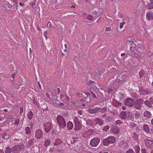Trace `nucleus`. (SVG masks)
<instances>
[{
  "label": "nucleus",
  "mask_w": 153,
  "mask_h": 153,
  "mask_svg": "<svg viewBox=\"0 0 153 153\" xmlns=\"http://www.w3.org/2000/svg\"><path fill=\"white\" fill-rule=\"evenodd\" d=\"M10 137L9 135L7 134L6 133H4L2 135V138L5 139H7L8 138Z\"/></svg>",
  "instance_id": "cd10ccee"
},
{
  "label": "nucleus",
  "mask_w": 153,
  "mask_h": 153,
  "mask_svg": "<svg viewBox=\"0 0 153 153\" xmlns=\"http://www.w3.org/2000/svg\"><path fill=\"white\" fill-rule=\"evenodd\" d=\"M62 143V140L59 138L57 139L54 143L55 146H58L60 144Z\"/></svg>",
  "instance_id": "a211bd4d"
},
{
  "label": "nucleus",
  "mask_w": 153,
  "mask_h": 153,
  "mask_svg": "<svg viewBox=\"0 0 153 153\" xmlns=\"http://www.w3.org/2000/svg\"><path fill=\"white\" fill-rule=\"evenodd\" d=\"M61 100H63V99H62V98L64 99H65L67 100H69V97H68L67 96V94H64L62 95L61 97Z\"/></svg>",
  "instance_id": "393cba45"
},
{
  "label": "nucleus",
  "mask_w": 153,
  "mask_h": 153,
  "mask_svg": "<svg viewBox=\"0 0 153 153\" xmlns=\"http://www.w3.org/2000/svg\"><path fill=\"white\" fill-rule=\"evenodd\" d=\"M146 7L148 9H151L153 8V3H148L146 6Z\"/></svg>",
  "instance_id": "a878e982"
},
{
  "label": "nucleus",
  "mask_w": 153,
  "mask_h": 153,
  "mask_svg": "<svg viewBox=\"0 0 153 153\" xmlns=\"http://www.w3.org/2000/svg\"><path fill=\"white\" fill-rule=\"evenodd\" d=\"M140 92L141 95H146L149 93V92L147 90L143 89H140Z\"/></svg>",
  "instance_id": "ddd939ff"
},
{
  "label": "nucleus",
  "mask_w": 153,
  "mask_h": 153,
  "mask_svg": "<svg viewBox=\"0 0 153 153\" xmlns=\"http://www.w3.org/2000/svg\"><path fill=\"white\" fill-rule=\"evenodd\" d=\"M120 117L123 119L125 120L127 118L126 114L125 113H123L121 114L120 115Z\"/></svg>",
  "instance_id": "bb28decb"
},
{
  "label": "nucleus",
  "mask_w": 153,
  "mask_h": 153,
  "mask_svg": "<svg viewBox=\"0 0 153 153\" xmlns=\"http://www.w3.org/2000/svg\"><path fill=\"white\" fill-rule=\"evenodd\" d=\"M144 141L147 147L151 149L153 148V140L146 138L145 139Z\"/></svg>",
  "instance_id": "0eeeda50"
},
{
  "label": "nucleus",
  "mask_w": 153,
  "mask_h": 153,
  "mask_svg": "<svg viewBox=\"0 0 153 153\" xmlns=\"http://www.w3.org/2000/svg\"><path fill=\"white\" fill-rule=\"evenodd\" d=\"M126 153H134L132 149H130L126 152Z\"/></svg>",
  "instance_id": "72a5a7b5"
},
{
  "label": "nucleus",
  "mask_w": 153,
  "mask_h": 153,
  "mask_svg": "<svg viewBox=\"0 0 153 153\" xmlns=\"http://www.w3.org/2000/svg\"><path fill=\"white\" fill-rule=\"evenodd\" d=\"M128 143L125 141H123L120 142L119 145L122 148H125L128 146Z\"/></svg>",
  "instance_id": "f8f14e48"
},
{
  "label": "nucleus",
  "mask_w": 153,
  "mask_h": 153,
  "mask_svg": "<svg viewBox=\"0 0 153 153\" xmlns=\"http://www.w3.org/2000/svg\"><path fill=\"white\" fill-rule=\"evenodd\" d=\"M144 116L146 117L149 118L151 117L152 115L150 112L146 111L144 113Z\"/></svg>",
  "instance_id": "6ab92c4d"
},
{
  "label": "nucleus",
  "mask_w": 153,
  "mask_h": 153,
  "mask_svg": "<svg viewBox=\"0 0 153 153\" xmlns=\"http://www.w3.org/2000/svg\"><path fill=\"white\" fill-rule=\"evenodd\" d=\"M39 87L40 88V89L41 88V85L39 83ZM42 91V89H40Z\"/></svg>",
  "instance_id": "680f3d73"
},
{
  "label": "nucleus",
  "mask_w": 153,
  "mask_h": 153,
  "mask_svg": "<svg viewBox=\"0 0 153 153\" xmlns=\"http://www.w3.org/2000/svg\"><path fill=\"white\" fill-rule=\"evenodd\" d=\"M95 122L96 123L98 124L100 126L103 124V121L100 119H96L95 120Z\"/></svg>",
  "instance_id": "f3484780"
},
{
  "label": "nucleus",
  "mask_w": 153,
  "mask_h": 153,
  "mask_svg": "<svg viewBox=\"0 0 153 153\" xmlns=\"http://www.w3.org/2000/svg\"><path fill=\"white\" fill-rule=\"evenodd\" d=\"M151 153H153V149L151 151Z\"/></svg>",
  "instance_id": "774afa93"
},
{
  "label": "nucleus",
  "mask_w": 153,
  "mask_h": 153,
  "mask_svg": "<svg viewBox=\"0 0 153 153\" xmlns=\"http://www.w3.org/2000/svg\"><path fill=\"white\" fill-rule=\"evenodd\" d=\"M35 137L38 139H42V133L41 130L38 129L36 131Z\"/></svg>",
  "instance_id": "6e6552de"
},
{
  "label": "nucleus",
  "mask_w": 153,
  "mask_h": 153,
  "mask_svg": "<svg viewBox=\"0 0 153 153\" xmlns=\"http://www.w3.org/2000/svg\"><path fill=\"white\" fill-rule=\"evenodd\" d=\"M19 118H18L16 119V120H15L14 124L15 125L17 126L18 125L19 123Z\"/></svg>",
  "instance_id": "ea45409f"
},
{
  "label": "nucleus",
  "mask_w": 153,
  "mask_h": 153,
  "mask_svg": "<svg viewBox=\"0 0 153 153\" xmlns=\"http://www.w3.org/2000/svg\"><path fill=\"white\" fill-rule=\"evenodd\" d=\"M150 102L153 104V97H151L149 99Z\"/></svg>",
  "instance_id": "de8ad7c7"
},
{
  "label": "nucleus",
  "mask_w": 153,
  "mask_h": 153,
  "mask_svg": "<svg viewBox=\"0 0 153 153\" xmlns=\"http://www.w3.org/2000/svg\"><path fill=\"white\" fill-rule=\"evenodd\" d=\"M122 123V122L120 120H118L115 122V124L117 125L121 124Z\"/></svg>",
  "instance_id": "79ce46f5"
},
{
  "label": "nucleus",
  "mask_w": 153,
  "mask_h": 153,
  "mask_svg": "<svg viewBox=\"0 0 153 153\" xmlns=\"http://www.w3.org/2000/svg\"><path fill=\"white\" fill-rule=\"evenodd\" d=\"M144 103L149 107H152V105L149 101H145L144 102Z\"/></svg>",
  "instance_id": "2f4dec72"
},
{
  "label": "nucleus",
  "mask_w": 153,
  "mask_h": 153,
  "mask_svg": "<svg viewBox=\"0 0 153 153\" xmlns=\"http://www.w3.org/2000/svg\"><path fill=\"white\" fill-rule=\"evenodd\" d=\"M125 22H123L122 23H120V29H122L123 27V26L124 25H125Z\"/></svg>",
  "instance_id": "a19ab883"
},
{
  "label": "nucleus",
  "mask_w": 153,
  "mask_h": 153,
  "mask_svg": "<svg viewBox=\"0 0 153 153\" xmlns=\"http://www.w3.org/2000/svg\"><path fill=\"white\" fill-rule=\"evenodd\" d=\"M139 74L140 77H141L142 76H143V75L144 74V71L143 70L140 71L139 72Z\"/></svg>",
  "instance_id": "f704fd0d"
},
{
  "label": "nucleus",
  "mask_w": 153,
  "mask_h": 153,
  "mask_svg": "<svg viewBox=\"0 0 153 153\" xmlns=\"http://www.w3.org/2000/svg\"><path fill=\"white\" fill-rule=\"evenodd\" d=\"M106 110H107L106 108L105 107H104L103 108H101V109L100 108L99 111H100L101 113H105V111H106Z\"/></svg>",
  "instance_id": "7c9ffc66"
},
{
  "label": "nucleus",
  "mask_w": 153,
  "mask_h": 153,
  "mask_svg": "<svg viewBox=\"0 0 153 153\" xmlns=\"http://www.w3.org/2000/svg\"><path fill=\"white\" fill-rule=\"evenodd\" d=\"M135 108L138 110H140L141 108V105L137 102H136L134 105Z\"/></svg>",
  "instance_id": "4be33fe9"
},
{
  "label": "nucleus",
  "mask_w": 153,
  "mask_h": 153,
  "mask_svg": "<svg viewBox=\"0 0 153 153\" xmlns=\"http://www.w3.org/2000/svg\"><path fill=\"white\" fill-rule=\"evenodd\" d=\"M143 128L145 131L147 133L149 131L148 126L146 124H145L144 125Z\"/></svg>",
  "instance_id": "412c9836"
},
{
  "label": "nucleus",
  "mask_w": 153,
  "mask_h": 153,
  "mask_svg": "<svg viewBox=\"0 0 153 153\" xmlns=\"http://www.w3.org/2000/svg\"><path fill=\"white\" fill-rule=\"evenodd\" d=\"M134 38L133 37L129 36L127 37L126 39L127 43H132L134 42Z\"/></svg>",
  "instance_id": "2eb2a0df"
},
{
  "label": "nucleus",
  "mask_w": 153,
  "mask_h": 153,
  "mask_svg": "<svg viewBox=\"0 0 153 153\" xmlns=\"http://www.w3.org/2000/svg\"><path fill=\"white\" fill-rule=\"evenodd\" d=\"M26 133L27 134H30V130L29 127H26L25 128Z\"/></svg>",
  "instance_id": "c85d7f7f"
},
{
  "label": "nucleus",
  "mask_w": 153,
  "mask_h": 153,
  "mask_svg": "<svg viewBox=\"0 0 153 153\" xmlns=\"http://www.w3.org/2000/svg\"><path fill=\"white\" fill-rule=\"evenodd\" d=\"M10 1L12 4H14L15 5H17V1L16 0H10Z\"/></svg>",
  "instance_id": "58836bf2"
},
{
  "label": "nucleus",
  "mask_w": 153,
  "mask_h": 153,
  "mask_svg": "<svg viewBox=\"0 0 153 153\" xmlns=\"http://www.w3.org/2000/svg\"><path fill=\"white\" fill-rule=\"evenodd\" d=\"M126 77V76L125 75H123L121 76V79L122 80H124L125 79Z\"/></svg>",
  "instance_id": "09e8293b"
},
{
  "label": "nucleus",
  "mask_w": 153,
  "mask_h": 153,
  "mask_svg": "<svg viewBox=\"0 0 153 153\" xmlns=\"http://www.w3.org/2000/svg\"><path fill=\"white\" fill-rule=\"evenodd\" d=\"M125 105L129 107L133 106L134 104V100L130 98H126L125 101Z\"/></svg>",
  "instance_id": "423d86ee"
},
{
  "label": "nucleus",
  "mask_w": 153,
  "mask_h": 153,
  "mask_svg": "<svg viewBox=\"0 0 153 153\" xmlns=\"http://www.w3.org/2000/svg\"><path fill=\"white\" fill-rule=\"evenodd\" d=\"M59 105L62 107H63L64 106V104L63 103H60Z\"/></svg>",
  "instance_id": "603ef678"
},
{
  "label": "nucleus",
  "mask_w": 153,
  "mask_h": 153,
  "mask_svg": "<svg viewBox=\"0 0 153 153\" xmlns=\"http://www.w3.org/2000/svg\"><path fill=\"white\" fill-rule=\"evenodd\" d=\"M0 153H3V152L1 149H0Z\"/></svg>",
  "instance_id": "13d9d810"
},
{
  "label": "nucleus",
  "mask_w": 153,
  "mask_h": 153,
  "mask_svg": "<svg viewBox=\"0 0 153 153\" xmlns=\"http://www.w3.org/2000/svg\"><path fill=\"white\" fill-rule=\"evenodd\" d=\"M146 18L147 20H149L153 19V12L150 11L148 12L146 14Z\"/></svg>",
  "instance_id": "1a4fd4ad"
},
{
  "label": "nucleus",
  "mask_w": 153,
  "mask_h": 153,
  "mask_svg": "<svg viewBox=\"0 0 153 153\" xmlns=\"http://www.w3.org/2000/svg\"><path fill=\"white\" fill-rule=\"evenodd\" d=\"M4 111H5V112H7V109H4Z\"/></svg>",
  "instance_id": "69168bd1"
},
{
  "label": "nucleus",
  "mask_w": 153,
  "mask_h": 153,
  "mask_svg": "<svg viewBox=\"0 0 153 153\" xmlns=\"http://www.w3.org/2000/svg\"><path fill=\"white\" fill-rule=\"evenodd\" d=\"M143 102V100L142 99H138L136 102H137L140 104Z\"/></svg>",
  "instance_id": "c9c22d12"
},
{
  "label": "nucleus",
  "mask_w": 153,
  "mask_h": 153,
  "mask_svg": "<svg viewBox=\"0 0 153 153\" xmlns=\"http://www.w3.org/2000/svg\"><path fill=\"white\" fill-rule=\"evenodd\" d=\"M67 126L69 129H71L73 127V123L71 122H69L67 123Z\"/></svg>",
  "instance_id": "aec40b11"
},
{
  "label": "nucleus",
  "mask_w": 153,
  "mask_h": 153,
  "mask_svg": "<svg viewBox=\"0 0 153 153\" xmlns=\"http://www.w3.org/2000/svg\"><path fill=\"white\" fill-rule=\"evenodd\" d=\"M33 115V113L32 112L30 111L29 112H28L27 115L28 118L30 120H31L32 119Z\"/></svg>",
  "instance_id": "5701e85b"
},
{
  "label": "nucleus",
  "mask_w": 153,
  "mask_h": 153,
  "mask_svg": "<svg viewBox=\"0 0 153 153\" xmlns=\"http://www.w3.org/2000/svg\"><path fill=\"white\" fill-rule=\"evenodd\" d=\"M134 114L135 118L137 119L140 116V114L138 112H136Z\"/></svg>",
  "instance_id": "e433bc0d"
},
{
  "label": "nucleus",
  "mask_w": 153,
  "mask_h": 153,
  "mask_svg": "<svg viewBox=\"0 0 153 153\" xmlns=\"http://www.w3.org/2000/svg\"><path fill=\"white\" fill-rule=\"evenodd\" d=\"M111 28L110 27H107L106 28L105 30L107 31H109L110 30Z\"/></svg>",
  "instance_id": "8fccbe9b"
},
{
  "label": "nucleus",
  "mask_w": 153,
  "mask_h": 153,
  "mask_svg": "<svg viewBox=\"0 0 153 153\" xmlns=\"http://www.w3.org/2000/svg\"><path fill=\"white\" fill-rule=\"evenodd\" d=\"M100 141L99 138L95 137L91 139L90 142V145L92 146H97Z\"/></svg>",
  "instance_id": "20e7f679"
},
{
  "label": "nucleus",
  "mask_w": 153,
  "mask_h": 153,
  "mask_svg": "<svg viewBox=\"0 0 153 153\" xmlns=\"http://www.w3.org/2000/svg\"><path fill=\"white\" fill-rule=\"evenodd\" d=\"M133 148L134 149L137 153L139 152L140 150V147L138 145H137L133 146Z\"/></svg>",
  "instance_id": "b1692460"
},
{
  "label": "nucleus",
  "mask_w": 153,
  "mask_h": 153,
  "mask_svg": "<svg viewBox=\"0 0 153 153\" xmlns=\"http://www.w3.org/2000/svg\"><path fill=\"white\" fill-rule=\"evenodd\" d=\"M106 128L108 129L109 128V127L108 126H106Z\"/></svg>",
  "instance_id": "338daca9"
},
{
  "label": "nucleus",
  "mask_w": 153,
  "mask_h": 153,
  "mask_svg": "<svg viewBox=\"0 0 153 153\" xmlns=\"http://www.w3.org/2000/svg\"><path fill=\"white\" fill-rule=\"evenodd\" d=\"M45 130L46 131V132L47 133L48 132L50 131V129L51 128L50 127H47L46 126H45Z\"/></svg>",
  "instance_id": "4c0bfd02"
},
{
  "label": "nucleus",
  "mask_w": 153,
  "mask_h": 153,
  "mask_svg": "<svg viewBox=\"0 0 153 153\" xmlns=\"http://www.w3.org/2000/svg\"><path fill=\"white\" fill-rule=\"evenodd\" d=\"M57 89H58V93H59L60 89H59V88H57Z\"/></svg>",
  "instance_id": "e2e57ef3"
},
{
  "label": "nucleus",
  "mask_w": 153,
  "mask_h": 153,
  "mask_svg": "<svg viewBox=\"0 0 153 153\" xmlns=\"http://www.w3.org/2000/svg\"><path fill=\"white\" fill-rule=\"evenodd\" d=\"M50 143V140H46L45 143L44 145L45 146H47Z\"/></svg>",
  "instance_id": "473e14b6"
},
{
  "label": "nucleus",
  "mask_w": 153,
  "mask_h": 153,
  "mask_svg": "<svg viewBox=\"0 0 153 153\" xmlns=\"http://www.w3.org/2000/svg\"><path fill=\"white\" fill-rule=\"evenodd\" d=\"M23 108H22V107L20 108L19 113L20 114H22L23 113Z\"/></svg>",
  "instance_id": "a18cd8bd"
},
{
  "label": "nucleus",
  "mask_w": 153,
  "mask_h": 153,
  "mask_svg": "<svg viewBox=\"0 0 153 153\" xmlns=\"http://www.w3.org/2000/svg\"><path fill=\"white\" fill-rule=\"evenodd\" d=\"M100 108H95L94 109H89V112L91 114L96 113L99 111Z\"/></svg>",
  "instance_id": "4468645a"
},
{
  "label": "nucleus",
  "mask_w": 153,
  "mask_h": 153,
  "mask_svg": "<svg viewBox=\"0 0 153 153\" xmlns=\"http://www.w3.org/2000/svg\"><path fill=\"white\" fill-rule=\"evenodd\" d=\"M57 121L59 126L63 128L66 126V123L63 118L59 116L57 118Z\"/></svg>",
  "instance_id": "39448f33"
},
{
  "label": "nucleus",
  "mask_w": 153,
  "mask_h": 153,
  "mask_svg": "<svg viewBox=\"0 0 153 153\" xmlns=\"http://www.w3.org/2000/svg\"><path fill=\"white\" fill-rule=\"evenodd\" d=\"M78 113L81 115L82 114V112L80 111H78Z\"/></svg>",
  "instance_id": "6e6d98bb"
},
{
  "label": "nucleus",
  "mask_w": 153,
  "mask_h": 153,
  "mask_svg": "<svg viewBox=\"0 0 153 153\" xmlns=\"http://www.w3.org/2000/svg\"><path fill=\"white\" fill-rule=\"evenodd\" d=\"M90 94V93L89 92H87L86 93L84 94V96H85L86 95V97H85V98H84L83 100L85 101H86V102H89L90 100V99L89 98H88V96Z\"/></svg>",
  "instance_id": "dca6fc26"
},
{
  "label": "nucleus",
  "mask_w": 153,
  "mask_h": 153,
  "mask_svg": "<svg viewBox=\"0 0 153 153\" xmlns=\"http://www.w3.org/2000/svg\"><path fill=\"white\" fill-rule=\"evenodd\" d=\"M141 152L142 153H148L146 152V149H141Z\"/></svg>",
  "instance_id": "37998d69"
},
{
  "label": "nucleus",
  "mask_w": 153,
  "mask_h": 153,
  "mask_svg": "<svg viewBox=\"0 0 153 153\" xmlns=\"http://www.w3.org/2000/svg\"><path fill=\"white\" fill-rule=\"evenodd\" d=\"M5 152L6 153H11V150L10 147H7L6 148Z\"/></svg>",
  "instance_id": "c756f323"
},
{
  "label": "nucleus",
  "mask_w": 153,
  "mask_h": 153,
  "mask_svg": "<svg viewBox=\"0 0 153 153\" xmlns=\"http://www.w3.org/2000/svg\"><path fill=\"white\" fill-rule=\"evenodd\" d=\"M82 16L84 18L89 20L92 21L93 20V17L91 15L86 14L85 13H83V14Z\"/></svg>",
  "instance_id": "9b49d317"
},
{
  "label": "nucleus",
  "mask_w": 153,
  "mask_h": 153,
  "mask_svg": "<svg viewBox=\"0 0 153 153\" xmlns=\"http://www.w3.org/2000/svg\"><path fill=\"white\" fill-rule=\"evenodd\" d=\"M19 4L20 6H23L25 5V4L24 3H20Z\"/></svg>",
  "instance_id": "3c124183"
},
{
  "label": "nucleus",
  "mask_w": 153,
  "mask_h": 153,
  "mask_svg": "<svg viewBox=\"0 0 153 153\" xmlns=\"http://www.w3.org/2000/svg\"><path fill=\"white\" fill-rule=\"evenodd\" d=\"M24 148V145L21 144L14 146L12 148V151L15 153L19 152L21 150L23 149Z\"/></svg>",
  "instance_id": "f03ea898"
},
{
  "label": "nucleus",
  "mask_w": 153,
  "mask_h": 153,
  "mask_svg": "<svg viewBox=\"0 0 153 153\" xmlns=\"http://www.w3.org/2000/svg\"><path fill=\"white\" fill-rule=\"evenodd\" d=\"M111 131L115 134H117L120 132V129L118 127L114 126L111 128Z\"/></svg>",
  "instance_id": "9d476101"
},
{
  "label": "nucleus",
  "mask_w": 153,
  "mask_h": 153,
  "mask_svg": "<svg viewBox=\"0 0 153 153\" xmlns=\"http://www.w3.org/2000/svg\"><path fill=\"white\" fill-rule=\"evenodd\" d=\"M93 97L94 98H96V95L94 94V95H93Z\"/></svg>",
  "instance_id": "0e129e2a"
},
{
  "label": "nucleus",
  "mask_w": 153,
  "mask_h": 153,
  "mask_svg": "<svg viewBox=\"0 0 153 153\" xmlns=\"http://www.w3.org/2000/svg\"><path fill=\"white\" fill-rule=\"evenodd\" d=\"M151 122L152 124L153 125V118L151 120Z\"/></svg>",
  "instance_id": "4d7b16f0"
},
{
  "label": "nucleus",
  "mask_w": 153,
  "mask_h": 153,
  "mask_svg": "<svg viewBox=\"0 0 153 153\" xmlns=\"http://www.w3.org/2000/svg\"><path fill=\"white\" fill-rule=\"evenodd\" d=\"M130 125L132 127H134L135 126V124L134 122H132L131 123Z\"/></svg>",
  "instance_id": "c03bdc74"
},
{
  "label": "nucleus",
  "mask_w": 153,
  "mask_h": 153,
  "mask_svg": "<svg viewBox=\"0 0 153 153\" xmlns=\"http://www.w3.org/2000/svg\"><path fill=\"white\" fill-rule=\"evenodd\" d=\"M125 55V53H122L121 54V56H124V55Z\"/></svg>",
  "instance_id": "5fc2aeb1"
},
{
  "label": "nucleus",
  "mask_w": 153,
  "mask_h": 153,
  "mask_svg": "<svg viewBox=\"0 0 153 153\" xmlns=\"http://www.w3.org/2000/svg\"><path fill=\"white\" fill-rule=\"evenodd\" d=\"M116 140L114 137L111 136L108 137L107 138L103 140V144L105 146H108L109 144L114 143Z\"/></svg>",
  "instance_id": "f257e3e1"
},
{
  "label": "nucleus",
  "mask_w": 153,
  "mask_h": 153,
  "mask_svg": "<svg viewBox=\"0 0 153 153\" xmlns=\"http://www.w3.org/2000/svg\"><path fill=\"white\" fill-rule=\"evenodd\" d=\"M122 108L123 110H125L126 109V108L125 107H123V106L122 107Z\"/></svg>",
  "instance_id": "052dcab7"
},
{
  "label": "nucleus",
  "mask_w": 153,
  "mask_h": 153,
  "mask_svg": "<svg viewBox=\"0 0 153 153\" xmlns=\"http://www.w3.org/2000/svg\"><path fill=\"white\" fill-rule=\"evenodd\" d=\"M134 56L138 59H139L140 57V56L137 54H134Z\"/></svg>",
  "instance_id": "49530a36"
},
{
  "label": "nucleus",
  "mask_w": 153,
  "mask_h": 153,
  "mask_svg": "<svg viewBox=\"0 0 153 153\" xmlns=\"http://www.w3.org/2000/svg\"><path fill=\"white\" fill-rule=\"evenodd\" d=\"M74 122L75 123V130L76 131L80 129L82 126L79 119L75 117L74 119Z\"/></svg>",
  "instance_id": "7ed1b4c3"
},
{
  "label": "nucleus",
  "mask_w": 153,
  "mask_h": 153,
  "mask_svg": "<svg viewBox=\"0 0 153 153\" xmlns=\"http://www.w3.org/2000/svg\"><path fill=\"white\" fill-rule=\"evenodd\" d=\"M46 95H47V97H50L49 94L48 93L46 94Z\"/></svg>",
  "instance_id": "bf43d9fd"
},
{
  "label": "nucleus",
  "mask_w": 153,
  "mask_h": 153,
  "mask_svg": "<svg viewBox=\"0 0 153 153\" xmlns=\"http://www.w3.org/2000/svg\"><path fill=\"white\" fill-rule=\"evenodd\" d=\"M48 25H49V26H50L51 25V24L50 22H49L48 24Z\"/></svg>",
  "instance_id": "864d4df0"
}]
</instances>
